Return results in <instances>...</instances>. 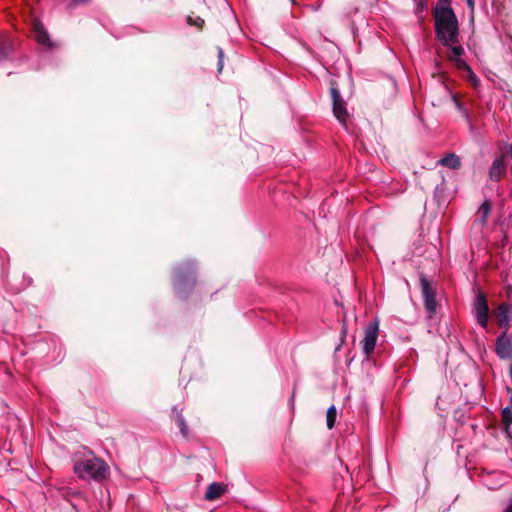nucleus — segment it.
Masks as SVG:
<instances>
[{"mask_svg": "<svg viewBox=\"0 0 512 512\" xmlns=\"http://www.w3.org/2000/svg\"><path fill=\"white\" fill-rule=\"evenodd\" d=\"M505 171V165L502 159H496L492 163V166L489 170V176L492 180H499L501 175Z\"/></svg>", "mask_w": 512, "mask_h": 512, "instance_id": "13", "label": "nucleus"}, {"mask_svg": "<svg viewBox=\"0 0 512 512\" xmlns=\"http://www.w3.org/2000/svg\"><path fill=\"white\" fill-rule=\"evenodd\" d=\"M505 512H512V498L509 500V503L505 509Z\"/></svg>", "mask_w": 512, "mask_h": 512, "instance_id": "23", "label": "nucleus"}, {"mask_svg": "<svg viewBox=\"0 0 512 512\" xmlns=\"http://www.w3.org/2000/svg\"><path fill=\"white\" fill-rule=\"evenodd\" d=\"M224 491L225 488L222 484L213 482L207 488L205 499L209 501L215 500L219 498L224 493Z\"/></svg>", "mask_w": 512, "mask_h": 512, "instance_id": "12", "label": "nucleus"}, {"mask_svg": "<svg viewBox=\"0 0 512 512\" xmlns=\"http://www.w3.org/2000/svg\"><path fill=\"white\" fill-rule=\"evenodd\" d=\"M32 31L34 38L38 44L46 48H51L53 46L49 34L47 33L43 24L39 20H33Z\"/></svg>", "mask_w": 512, "mask_h": 512, "instance_id": "10", "label": "nucleus"}, {"mask_svg": "<svg viewBox=\"0 0 512 512\" xmlns=\"http://www.w3.org/2000/svg\"><path fill=\"white\" fill-rule=\"evenodd\" d=\"M502 420L506 427L512 424V410L510 407H506L502 410Z\"/></svg>", "mask_w": 512, "mask_h": 512, "instance_id": "18", "label": "nucleus"}, {"mask_svg": "<svg viewBox=\"0 0 512 512\" xmlns=\"http://www.w3.org/2000/svg\"><path fill=\"white\" fill-rule=\"evenodd\" d=\"M421 288L422 294L424 298V305L426 310L430 315L434 314L436 311V299H435V291L431 287L430 283L424 277L421 278Z\"/></svg>", "mask_w": 512, "mask_h": 512, "instance_id": "9", "label": "nucleus"}, {"mask_svg": "<svg viewBox=\"0 0 512 512\" xmlns=\"http://www.w3.org/2000/svg\"><path fill=\"white\" fill-rule=\"evenodd\" d=\"M495 352L500 359L512 358V339L503 331L496 339Z\"/></svg>", "mask_w": 512, "mask_h": 512, "instance_id": "7", "label": "nucleus"}, {"mask_svg": "<svg viewBox=\"0 0 512 512\" xmlns=\"http://www.w3.org/2000/svg\"><path fill=\"white\" fill-rule=\"evenodd\" d=\"M473 313H474L477 323L482 328H487L489 307H488V303H487V299H486L485 295H483L481 293L476 295L474 304H473Z\"/></svg>", "mask_w": 512, "mask_h": 512, "instance_id": "5", "label": "nucleus"}, {"mask_svg": "<svg viewBox=\"0 0 512 512\" xmlns=\"http://www.w3.org/2000/svg\"><path fill=\"white\" fill-rule=\"evenodd\" d=\"M188 22H189V24L195 25V26H197L199 28L202 27L203 24H204V20L199 18V17H197L196 20H193L192 17L189 16L188 17Z\"/></svg>", "mask_w": 512, "mask_h": 512, "instance_id": "20", "label": "nucleus"}, {"mask_svg": "<svg viewBox=\"0 0 512 512\" xmlns=\"http://www.w3.org/2000/svg\"><path fill=\"white\" fill-rule=\"evenodd\" d=\"M434 20L436 36L444 46L459 42L458 19L449 5L437 6L434 10Z\"/></svg>", "mask_w": 512, "mask_h": 512, "instance_id": "1", "label": "nucleus"}, {"mask_svg": "<svg viewBox=\"0 0 512 512\" xmlns=\"http://www.w3.org/2000/svg\"><path fill=\"white\" fill-rule=\"evenodd\" d=\"M6 56H7V52L5 51L4 48H2L0 46V61L3 60L4 58H6Z\"/></svg>", "mask_w": 512, "mask_h": 512, "instance_id": "22", "label": "nucleus"}, {"mask_svg": "<svg viewBox=\"0 0 512 512\" xmlns=\"http://www.w3.org/2000/svg\"><path fill=\"white\" fill-rule=\"evenodd\" d=\"M330 91L333 102V113L341 123H345L348 117L345 102L341 98L340 92L336 87H331Z\"/></svg>", "mask_w": 512, "mask_h": 512, "instance_id": "8", "label": "nucleus"}, {"mask_svg": "<svg viewBox=\"0 0 512 512\" xmlns=\"http://www.w3.org/2000/svg\"><path fill=\"white\" fill-rule=\"evenodd\" d=\"M379 334V321L376 319L369 323L364 331V338L361 342L362 351L368 358L374 351Z\"/></svg>", "mask_w": 512, "mask_h": 512, "instance_id": "4", "label": "nucleus"}, {"mask_svg": "<svg viewBox=\"0 0 512 512\" xmlns=\"http://www.w3.org/2000/svg\"><path fill=\"white\" fill-rule=\"evenodd\" d=\"M192 271V265L191 263H188L187 269H184L182 267L177 268V279L174 283L175 291L179 296H184V283L186 281H190Z\"/></svg>", "mask_w": 512, "mask_h": 512, "instance_id": "11", "label": "nucleus"}, {"mask_svg": "<svg viewBox=\"0 0 512 512\" xmlns=\"http://www.w3.org/2000/svg\"><path fill=\"white\" fill-rule=\"evenodd\" d=\"M176 422H177V425H178L182 435L187 436L188 435L187 425H186L185 419L181 413H177Z\"/></svg>", "mask_w": 512, "mask_h": 512, "instance_id": "17", "label": "nucleus"}, {"mask_svg": "<svg viewBox=\"0 0 512 512\" xmlns=\"http://www.w3.org/2000/svg\"><path fill=\"white\" fill-rule=\"evenodd\" d=\"M438 164L450 169H458L461 165L460 158L456 154H448L438 161Z\"/></svg>", "mask_w": 512, "mask_h": 512, "instance_id": "14", "label": "nucleus"}, {"mask_svg": "<svg viewBox=\"0 0 512 512\" xmlns=\"http://www.w3.org/2000/svg\"><path fill=\"white\" fill-rule=\"evenodd\" d=\"M449 49L448 53V59L454 64V66L458 70H464L467 72V78L468 80L474 85H478V78L472 71L471 67L466 63V61L463 59L464 49L461 45L458 43L456 44H450L447 46Z\"/></svg>", "mask_w": 512, "mask_h": 512, "instance_id": "3", "label": "nucleus"}, {"mask_svg": "<svg viewBox=\"0 0 512 512\" xmlns=\"http://www.w3.org/2000/svg\"><path fill=\"white\" fill-rule=\"evenodd\" d=\"M336 415H337V412H336V408L335 406H330L327 410V414H326V422H327V427L329 429H332L334 427V424H335V421H336Z\"/></svg>", "mask_w": 512, "mask_h": 512, "instance_id": "15", "label": "nucleus"}, {"mask_svg": "<svg viewBox=\"0 0 512 512\" xmlns=\"http://www.w3.org/2000/svg\"><path fill=\"white\" fill-rule=\"evenodd\" d=\"M510 403H511V406H510V408H511V410H512V398L510 399Z\"/></svg>", "mask_w": 512, "mask_h": 512, "instance_id": "24", "label": "nucleus"}, {"mask_svg": "<svg viewBox=\"0 0 512 512\" xmlns=\"http://www.w3.org/2000/svg\"><path fill=\"white\" fill-rule=\"evenodd\" d=\"M223 56H224L223 50L221 48H219V50H218V57H219L218 70L219 71H221L223 68Z\"/></svg>", "mask_w": 512, "mask_h": 512, "instance_id": "21", "label": "nucleus"}, {"mask_svg": "<svg viewBox=\"0 0 512 512\" xmlns=\"http://www.w3.org/2000/svg\"><path fill=\"white\" fill-rule=\"evenodd\" d=\"M465 1H466V4H467V7L469 9L471 19H473L474 11H475V6H476V1L475 0H465Z\"/></svg>", "mask_w": 512, "mask_h": 512, "instance_id": "19", "label": "nucleus"}, {"mask_svg": "<svg viewBox=\"0 0 512 512\" xmlns=\"http://www.w3.org/2000/svg\"><path fill=\"white\" fill-rule=\"evenodd\" d=\"M74 472L81 479L101 480L108 475L109 467L90 452L84 460L75 463Z\"/></svg>", "mask_w": 512, "mask_h": 512, "instance_id": "2", "label": "nucleus"}, {"mask_svg": "<svg viewBox=\"0 0 512 512\" xmlns=\"http://www.w3.org/2000/svg\"><path fill=\"white\" fill-rule=\"evenodd\" d=\"M494 315L497 319V324L503 331L508 332L512 323V305L507 302L499 304L497 309L494 311Z\"/></svg>", "mask_w": 512, "mask_h": 512, "instance_id": "6", "label": "nucleus"}, {"mask_svg": "<svg viewBox=\"0 0 512 512\" xmlns=\"http://www.w3.org/2000/svg\"><path fill=\"white\" fill-rule=\"evenodd\" d=\"M490 213V204L489 202L485 201L482 203L478 210V214L480 215V220L484 224L486 222V219Z\"/></svg>", "mask_w": 512, "mask_h": 512, "instance_id": "16", "label": "nucleus"}]
</instances>
